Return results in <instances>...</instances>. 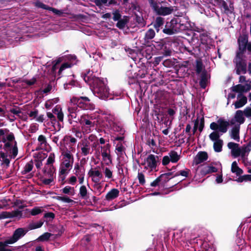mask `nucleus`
Wrapping results in <instances>:
<instances>
[{
	"label": "nucleus",
	"instance_id": "4d7b16f0",
	"mask_svg": "<svg viewBox=\"0 0 251 251\" xmlns=\"http://www.w3.org/2000/svg\"><path fill=\"white\" fill-rule=\"evenodd\" d=\"M76 181V176H72L68 178V183L71 185H74L75 184Z\"/></svg>",
	"mask_w": 251,
	"mask_h": 251
},
{
	"label": "nucleus",
	"instance_id": "338daca9",
	"mask_svg": "<svg viewBox=\"0 0 251 251\" xmlns=\"http://www.w3.org/2000/svg\"><path fill=\"white\" fill-rule=\"evenodd\" d=\"M189 172L190 170L189 169H185L184 170L180 171L179 172H178V173L179 175H181L184 177H187Z\"/></svg>",
	"mask_w": 251,
	"mask_h": 251
},
{
	"label": "nucleus",
	"instance_id": "7c9ffc66",
	"mask_svg": "<svg viewBox=\"0 0 251 251\" xmlns=\"http://www.w3.org/2000/svg\"><path fill=\"white\" fill-rule=\"evenodd\" d=\"M9 134H12L9 133L8 130L7 129H0V139L5 144L8 142L7 136Z\"/></svg>",
	"mask_w": 251,
	"mask_h": 251
},
{
	"label": "nucleus",
	"instance_id": "e2e57ef3",
	"mask_svg": "<svg viewBox=\"0 0 251 251\" xmlns=\"http://www.w3.org/2000/svg\"><path fill=\"white\" fill-rule=\"evenodd\" d=\"M104 175L105 177H107L108 178H111L112 177V172L108 168H106L105 169Z\"/></svg>",
	"mask_w": 251,
	"mask_h": 251
},
{
	"label": "nucleus",
	"instance_id": "49530a36",
	"mask_svg": "<svg viewBox=\"0 0 251 251\" xmlns=\"http://www.w3.org/2000/svg\"><path fill=\"white\" fill-rule=\"evenodd\" d=\"M245 116L251 120V107H247L243 111Z\"/></svg>",
	"mask_w": 251,
	"mask_h": 251
},
{
	"label": "nucleus",
	"instance_id": "9b49d317",
	"mask_svg": "<svg viewBox=\"0 0 251 251\" xmlns=\"http://www.w3.org/2000/svg\"><path fill=\"white\" fill-rule=\"evenodd\" d=\"M241 56L240 53H237L234 59V62L236 64V73L238 75L245 74L246 72V64L242 60Z\"/></svg>",
	"mask_w": 251,
	"mask_h": 251
},
{
	"label": "nucleus",
	"instance_id": "6e6552de",
	"mask_svg": "<svg viewBox=\"0 0 251 251\" xmlns=\"http://www.w3.org/2000/svg\"><path fill=\"white\" fill-rule=\"evenodd\" d=\"M149 1L152 9L157 15H168L174 10L173 7L162 6L160 3L154 2L153 0H149Z\"/></svg>",
	"mask_w": 251,
	"mask_h": 251
},
{
	"label": "nucleus",
	"instance_id": "0e129e2a",
	"mask_svg": "<svg viewBox=\"0 0 251 251\" xmlns=\"http://www.w3.org/2000/svg\"><path fill=\"white\" fill-rule=\"evenodd\" d=\"M124 146H123V145L122 144V143H119L117 144L116 145V151L120 153H122V152L123 151H124Z\"/></svg>",
	"mask_w": 251,
	"mask_h": 251
},
{
	"label": "nucleus",
	"instance_id": "f257e3e1",
	"mask_svg": "<svg viewBox=\"0 0 251 251\" xmlns=\"http://www.w3.org/2000/svg\"><path fill=\"white\" fill-rule=\"evenodd\" d=\"M99 73L95 74L92 71L89 70L83 76L84 81L91 87H93L94 94L99 98L105 100L110 95L109 89L103 78L98 77Z\"/></svg>",
	"mask_w": 251,
	"mask_h": 251
},
{
	"label": "nucleus",
	"instance_id": "a18cd8bd",
	"mask_svg": "<svg viewBox=\"0 0 251 251\" xmlns=\"http://www.w3.org/2000/svg\"><path fill=\"white\" fill-rule=\"evenodd\" d=\"M38 141L42 147H44L46 145V137L41 135L38 137Z\"/></svg>",
	"mask_w": 251,
	"mask_h": 251
},
{
	"label": "nucleus",
	"instance_id": "473e14b6",
	"mask_svg": "<svg viewBox=\"0 0 251 251\" xmlns=\"http://www.w3.org/2000/svg\"><path fill=\"white\" fill-rule=\"evenodd\" d=\"M217 169L213 166H206L203 167L202 173L204 174L216 172Z\"/></svg>",
	"mask_w": 251,
	"mask_h": 251
},
{
	"label": "nucleus",
	"instance_id": "a878e982",
	"mask_svg": "<svg viewBox=\"0 0 251 251\" xmlns=\"http://www.w3.org/2000/svg\"><path fill=\"white\" fill-rule=\"evenodd\" d=\"M209 75L206 73H202L201 75V80L200 82L201 88H205L208 82Z\"/></svg>",
	"mask_w": 251,
	"mask_h": 251
},
{
	"label": "nucleus",
	"instance_id": "b1692460",
	"mask_svg": "<svg viewBox=\"0 0 251 251\" xmlns=\"http://www.w3.org/2000/svg\"><path fill=\"white\" fill-rule=\"evenodd\" d=\"M119 191L117 189H111L106 195L105 199L107 201L113 200L118 197Z\"/></svg>",
	"mask_w": 251,
	"mask_h": 251
},
{
	"label": "nucleus",
	"instance_id": "7ed1b4c3",
	"mask_svg": "<svg viewBox=\"0 0 251 251\" xmlns=\"http://www.w3.org/2000/svg\"><path fill=\"white\" fill-rule=\"evenodd\" d=\"M78 107L84 110H92L94 109L95 106L86 97H73L70 99L68 108L69 118L72 119L76 118L79 111Z\"/></svg>",
	"mask_w": 251,
	"mask_h": 251
},
{
	"label": "nucleus",
	"instance_id": "8fccbe9b",
	"mask_svg": "<svg viewBox=\"0 0 251 251\" xmlns=\"http://www.w3.org/2000/svg\"><path fill=\"white\" fill-rule=\"evenodd\" d=\"M50 235L51 234L49 233H45L39 237V240L41 241H47L50 238Z\"/></svg>",
	"mask_w": 251,
	"mask_h": 251
},
{
	"label": "nucleus",
	"instance_id": "680f3d73",
	"mask_svg": "<svg viewBox=\"0 0 251 251\" xmlns=\"http://www.w3.org/2000/svg\"><path fill=\"white\" fill-rule=\"evenodd\" d=\"M36 6H37L38 7H39V8H42L44 9H47L48 10L50 8V6H49L41 2H37L36 3Z\"/></svg>",
	"mask_w": 251,
	"mask_h": 251
},
{
	"label": "nucleus",
	"instance_id": "13d9d810",
	"mask_svg": "<svg viewBox=\"0 0 251 251\" xmlns=\"http://www.w3.org/2000/svg\"><path fill=\"white\" fill-rule=\"evenodd\" d=\"M47 116L48 118L50 119L52 123H54L56 122L55 115L53 113V112H47Z\"/></svg>",
	"mask_w": 251,
	"mask_h": 251
},
{
	"label": "nucleus",
	"instance_id": "e433bc0d",
	"mask_svg": "<svg viewBox=\"0 0 251 251\" xmlns=\"http://www.w3.org/2000/svg\"><path fill=\"white\" fill-rule=\"evenodd\" d=\"M79 195L80 197L83 199H86L87 195V189L84 185L80 186L79 191Z\"/></svg>",
	"mask_w": 251,
	"mask_h": 251
},
{
	"label": "nucleus",
	"instance_id": "a211bd4d",
	"mask_svg": "<svg viewBox=\"0 0 251 251\" xmlns=\"http://www.w3.org/2000/svg\"><path fill=\"white\" fill-rule=\"evenodd\" d=\"M89 175L92 177L93 181L95 183H99L102 177V174L99 170H97L92 169L90 170Z\"/></svg>",
	"mask_w": 251,
	"mask_h": 251
},
{
	"label": "nucleus",
	"instance_id": "bf43d9fd",
	"mask_svg": "<svg viewBox=\"0 0 251 251\" xmlns=\"http://www.w3.org/2000/svg\"><path fill=\"white\" fill-rule=\"evenodd\" d=\"M54 180V177L53 175H51L49 178H45L43 180V182L45 184L49 185L51 184Z\"/></svg>",
	"mask_w": 251,
	"mask_h": 251
},
{
	"label": "nucleus",
	"instance_id": "3c124183",
	"mask_svg": "<svg viewBox=\"0 0 251 251\" xmlns=\"http://www.w3.org/2000/svg\"><path fill=\"white\" fill-rule=\"evenodd\" d=\"M72 64L69 63H64L62 64L59 70V74H61V73L64 70L67 68H70L72 66Z\"/></svg>",
	"mask_w": 251,
	"mask_h": 251
},
{
	"label": "nucleus",
	"instance_id": "5fc2aeb1",
	"mask_svg": "<svg viewBox=\"0 0 251 251\" xmlns=\"http://www.w3.org/2000/svg\"><path fill=\"white\" fill-rule=\"evenodd\" d=\"M113 19L114 21H119L121 17V15L118 10H115L113 12Z\"/></svg>",
	"mask_w": 251,
	"mask_h": 251
},
{
	"label": "nucleus",
	"instance_id": "603ef678",
	"mask_svg": "<svg viewBox=\"0 0 251 251\" xmlns=\"http://www.w3.org/2000/svg\"><path fill=\"white\" fill-rule=\"evenodd\" d=\"M138 179L140 184L143 185L145 183V176L142 173H138Z\"/></svg>",
	"mask_w": 251,
	"mask_h": 251
},
{
	"label": "nucleus",
	"instance_id": "6ab92c4d",
	"mask_svg": "<svg viewBox=\"0 0 251 251\" xmlns=\"http://www.w3.org/2000/svg\"><path fill=\"white\" fill-rule=\"evenodd\" d=\"M207 158L208 154L206 152L200 151L195 157L194 161L196 164H199L206 161Z\"/></svg>",
	"mask_w": 251,
	"mask_h": 251
},
{
	"label": "nucleus",
	"instance_id": "ea45409f",
	"mask_svg": "<svg viewBox=\"0 0 251 251\" xmlns=\"http://www.w3.org/2000/svg\"><path fill=\"white\" fill-rule=\"evenodd\" d=\"M61 171L59 170L58 172V181L61 182V183L63 184L64 183L65 179L67 175L69 173L64 172V173H61Z\"/></svg>",
	"mask_w": 251,
	"mask_h": 251
},
{
	"label": "nucleus",
	"instance_id": "f8f14e48",
	"mask_svg": "<svg viewBox=\"0 0 251 251\" xmlns=\"http://www.w3.org/2000/svg\"><path fill=\"white\" fill-rule=\"evenodd\" d=\"M180 159V156L175 151H170L167 155H165L162 159V164L167 165L170 162L176 163Z\"/></svg>",
	"mask_w": 251,
	"mask_h": 251
},
{
	"label": "nucleus",
	"instance_id": "cd10ccee",
	"mask_svg": "<svg viewBox=\"0 0 251 251\" xmlns=\"http://www.w3.org/2000/svg\"><path fill=\"white\" fill-rule=\"evenodd\" d=\"M231 172L235 174L237 176H240L243 173L242 170L240 169L236 161H234L231 165Z\"/></svg>",
	"mask_w": 251,
	"mask_h": 251
},
{
	"label": "nucleus",
	"instance_id": "864d4df0",
	"mask_svg": "<svg viewBox=\"0 0 251 251\" xmlns=\"http://www.w3.org/2000/svg\"><path fill=\"white\" fill-rule=\"evenodd\" d=\"M203 69V65L201 62L197 61L196 62V71L197 73H200Z\"/></svg>",
	"mask_w": 251,
	"mask_h": 251
},
{
	"label": "nucleus",
	"instance_id": "393cba45",
	"mask_svg": "<svg viewBox=\"0 0 251 251\" xmlns=\"http://www.w3.org/2000/svg\"><path fill=\"white\" fill-rule=\"evenodd\" d=\"M110 116V118H111V119L108 122L110 126L113 125L112 127H113L114 131H115L116 132H119L120 134L121 135H123L125 133V130L120 126H119L117 124H115L113 123V116Z\"/></svg>",
	"mask_w": 251,
	"mask_h": 251
},
{
	"label": "nucleus",
	"instance_id": "1a4fd4ad",
	"mask_svg": "<svg viewBox=\"0 0 251 251\" xmlns=\"http://www.w3.org/2000/svg\"><path fill=\"white\" fill-rule=\"evenodd\" d=\"M7 142L4 144V148L6 151H9L11 157L14 158L18 154V148L16 142L14 141L13 134H9L7 136Z\"/></svg>",
	"mask_w": 251,
	"mask_h": 251
},
{
	"label": "nucleus",
	"instance_id": "c756f323",
	"mask_svg": "<svg viewBox=\"0 0 251 251\" xmlns=\"http://www.w3.org/2000/svg\"><path fill=\"white\" fill-rule=\"evenodd\" d=\"M63 193L71 196L75 195V190L74 187L66 186L60 190Z\"/></svg>",
	"mask_w": 251,
	"mask_h": 251
},
{
	"label": "nucleus",
	"instance_id": "052dcab7",
	"mask_svg": "<svg viewBox=\"0 0 251 251\" xmlns=\"http://www.w3.org/2000/svg\"><path fill=\"white\" fill-rule=\"evenodd\" d=\"M226 2L224 0H214V5L222 8Z\"/></svg>",
	"mask_w": 251,
	"mask_h": 251
},
{
	"label": "nucleus",
	"instance_id": "4c0bfd02",
	"mask_svg": "<svg viewBox=\"0 0 251 251\" xmlns=\"http://www.w3.org/2000/svg\"><path fill=\"white\" fill-rule=\"evenodd\" d=\"M236 181L239 182L251 181V175H246L239 177Z\"/></svg>",
	"mask_w": 251,
	"mask_h": 251
},
{
	"label": "nucleus",
	"instance_id": "6e6d98bb",
	"mask_svg": "<svg viewBox=\"0 0 251 251\" xmlns=\"http://www.w3.org/2000/svg\"><path fill=\"white\" fill-rule=\"evenodd\" d=\"M39 126L36 124H31L29 127V130L31 133H35L38 129Z\"/></svg>",
	"mask_w": 251,
	"mask_h": 251
},
{
	"label": "nucleus",
	"instance_id": "412c9836",
	"mask_svg": "<svg viewBox=\"0 0 251 251\" xmlns=\"http://www.w3.org/2000/svg\"><path fill=\"white\" fill-rule=\"evenodd\" d=\"M251 89V85L248 84L245 85L238 84L232 87V91L236 92H247Z\"/></svg>",
	"mask_w": 251,
	"mask_h": 251
},
{
	"label": "nucleus",
	"instance_id": "423d86ee",
	"mask_svg": "<svg viewBox=\"0 0 251 251\" xmlns=\"http://www.w3.org/2000/svg\"><path fill=\"white\" fill-rule=\"evenodd\" d=\"M159 157L154 154H150L145 158L141 165L145 171L149 173L157 171V167L159 164Z\"/></svg>",
	"mask_w": 251,
	"mask_h": 251
},
{
	"label": "nucleus",
	"instance_id": "39448f33",
	"mask_svg": "<svg viewBox=\"0 0 251 251\" xmlns=\"http://www.w3.org/2000/svg\"><path fill=\"white\" fill-rule=\"evenodd\" d=\"M179 18H174L170 22H167L163 29V32L168 35H172L180 30H184L185 25L181 24Z\"/></svg>",
	"mask_w": 251,
	"mask_h": 251
},
{
	"label": "nucleus",
	"instance_id": "37998d69",
	"mask_svg": "<svg viewBox=\"0 0 251 251\" xmlns=\"http://www.w3.org/2000/svg\"><path fill=\"white\" fill-rule=\"evenodd\" d=\"M43 224V222L42 221H39L36 223H33L29 225V228L30 229H34L39 228L42 226Z\"/></svg>",
	"mask_w": 251,
	"mask_h": 251
},
{
	"label": "nucleus",
	"instance_id": "72a5a7b5",
	"mask_svg": "<svg viewBox=\"0 0 251 251\" xmlns=\"http://www.w3.org/2000/svg\"><path fill=\"white\" fill-rule=\"evenodd\" d=\"M74 171L75 176L84 175V169L80 167L78 163L75 164Z\"/></svg>",
	"mask_w": 251,
	"mask_h": 251
},
{
	"label": "nucleus",
	"instance_id": "9d476101",
	"mask_svg": "<svg viewBox=\"0 0 251 251\" xmlns=\"http://www.w3.org/2000/svg\"><path fill=\"white\" fill-rule=\"evenodd\" d=\"M28 230L25 228H18L13 232L12 236L10 237L9 243L13 244L17 242L19 239L23 237L27 233Z\"/></svg>",
	"mask_w": 251,
	"mask_h": 251
},
{
	"label": "nucleus",
	"instance_id": "4be33fe9",
	"mask_svg": "<svg viewBox=\"0 0 251 251\" xmlns=\"http://www.w3.org/2000/svg\"><path fill=\"white\" fill-rule=\"evenodd\" d=\"M239 130L240 126L234 125V126L232 128L230 131V134L231 138L236 141H239L240 139Z\"/></svg>",
	"mask_w": 251,
	"mask_h": 251
},
{
	"label": "nucleus",
	"instance_id": "4468645a",
	"mask_svg": "<svg viewBox=\"0 0 251 251\" xmlns=\"http://www.w3.org/2000/svg\"><path fill=\"white\" fill-rule=\"evenodd\" d=\"M244 112L242 110H237L233 119L230 121L232 125L240 126L245 122Z\"/></svg>",
	"mask_w": 251,
	"mask_h": 251
},
{
	"label": "nucleus",
	"instance_id": "ddd939ff",
	"mask_svg": "<svg viewBox=\"0 0 251 251\" xmlns=\"http://www.w3.org/2000/svg\"><path fill=\"white\" fill-rule=\"evenodd\" d=\"M101 153L102 160L106 165H109L112 163V159L110 155V150L109 144L101 147Z\"/></svg>",
	"mask_w": 251,
	"mask_h": 251
},
{
	"label": "nucleus",
	"instance_id": "f3484780",
	"mask_svg": "<svg viewBox=\"0 0 251 251\" xmlns=\"http://www.w3.org/2000/svg\"><path fill=\"white\" fill-rule=\"evenodd\" d=\"M228 148L231 150V155L234 157H237L240 156V147L238 144L229 142L227 144Z\"/></svg>",
	"mask_w": 251,
	"mask_h": 251
},
{
	"label": "nucleus",
	"instance_id": "a19ab883",
	"mask_svg": "<svg viewBox=\"0 0 251 251\" xmlns=\"http://www.w3.org/2000/svg\"><path fill=\"white\" fill-rule=\"evenodd\" d=\"M58 101L57 98L48 100L45 103V107L47 108H50L54 104L56 103Z\"/></svg>",
	"mask_w": 251,
	"mask_h": 251
},
{
	"label": "nucleus",
	"instance_id": "20e7f679",
	"mask_svg": "<svg viewBox=\"0 0 251 251\" xmlns=\"http://www.w3.org/2000/svg\"><path fill=\"white\" fill-rule=\"evenodd\" d=\"M74 150L71 148L69 151H63L61 153V162L59 166V170L61 171V173L64 172L69 173L73 167L74 161L73 155L71 153Z\"/></svg>",
	"mask_w": 251,
	"mask_h": 251
},
{
	"label": "nucleus",
	"instance_id": "aec40b11",
	"mask_svg": "<svg viewBox=\"0 0 251 251\" xmlns=\"http://www.w3.org/2000/svg\"><path fill=\"white\" fill-rule=\"evenodd\" d=\"M237 99V100L234 103L235 108L236 109L243 107L247 102V97L243 95H239Z\"/></svg>",
	"mask_w": 251,
	"mask_h": 251
},
{
	"label": "nucleus",
	"instance_id": "c85d7f7f",
	"mask_svg": "<svg viewBox=\"0 0 251 251\" xmlns=\"http://www.w3.org/2000/svg\"><path fill=\"white\" fill-rule=\"evenodd\" d=\"M0 160L2 164H4L6 166H9L10 163L9 156L2 151H0Z\"/></svg>",
	"mask_w": 251,
	"mask_h": 251
},
{
	"label": "nucleus",
	"instance_id": "f03ea898",
	"mask_svg": "<svg viewBox=\"0 0 251 251\" xmlns=\"http://www.w3.org/2000/svg\"><path fill=\"white\" fill-rule=\"evenodd\" d=\"M228 123L223 120H219L217 122H212L210 128L214 130L209 135L210 139L214 142L213 148L215 151L221 152L222 150L223 141L220 137L227 130Z\"/></svg>",
	"mask_w": 251,
	"mask_h": 251
},
{
	"label": "nucleus",
	"instance_id": "bb28decb",
	"mask_svg": "<svg viewBox=\"0 0 251 251\" xmlns=\"http://www.w3.org/2000/svg\"><path fill=\"white\" fill-rule=\"evenodd\" d=\"M251 150V145H247L246 146H243L240 148V156H241L242 158L245 157V156L248 154L249 151Z\"/></svg>",
	"mask_w": 251,
	"mask_h": 251
},
{
	"label": "nucleus",
	"instance_id": "dca6fc26",
	"mask_svg": "<svg viewBox=\"0 0 251 251\" xmlns=\"http://www.w3.org/2000/svg\"><path fill=\"white\" fill-rule=\"evenodd\" d=\"M239 44V50L240 55L246 50L247 45L248 43V37L247 35H244L240 36L238 40Z\"/></svg>",
	"mask_w": 251,
	"mask_h": 251
},
{
	"label": "nucleus",
	"instance_id": "0eeeda50",
	"mask_svg": "<svg viewBox=\"0 0 251 251\" xmlns=\"http://www.w3.org/2000/svg\"><path fill=\"white\" fill-rule=\"evenodd\" d=\"M93 119L92 116L84 114L81 116L79 119V123L83 132L90 133L92 128H94L95 123L92 121Z\"/></svg>",
	"mask_w": 251,
	"mask_h": 251
},
{
	"label": "nucleus",
	"instance_id": "774afa93",
	"mask_svg": "<svg viewBox=\"0 0 251 251\" xmlns=\"http://www.w3.org/2000/svg\"><path fill=\"white\" fill-rule=\"evenodd\" d=\"M126 22L124 21V20H119L118 23H117V26L120 28V29H123V28L125 27V25H126Z\"/></svg>",
	"mask_w": 251,
	"mask_h": 251
},
{
	"label": "nucleus",
	"instance_id": "2f4dec72",
	"mask_svg": "<svg viewBox=\"0 0 251 251\" xmlns=\"http://www.w3.org/2000/svg\"><path fill=\"white\" fill-rule=\"evenodd\" d=\"M8 238L4 241L0 242V251H13L12 249L7 248V247L8 245H11L12 243H9Z\"/></svg>",
	"mask_w": 251,
	"mask_h": 251
},
{
	"label": "nucleus",
	"instance_id": "c03bdc74",
	"mask_svg": "<svg viewBox=\"0 0 251 251\" xmlns=\"http://www.w3.org/2000/svg\"><path fill=\"white\" fill-rule=\"evenodd\" d=\"M154 31L152 29H150L147 31L145 35V38L147 39H151L154 37Z\"/></svg>",
	"mask_w": 251,
	"mask_h": 251
},
{
	"label": "nucleus",
	"instance_id": "79ce46f5",
	"mask_svg": "<svg viewBox=\"0 0 251 251\" xmlns=\"http://www.w3.org/2000/svg\"><path fill=\"white\" fill-rule=\"evenodd\" d=\"M43 211L42 207H35L30 211V214L33 216H35L41 213Z\"/></svg>",
	"mask_w": 251,
	"mask_h": 251
},
{
	"label": "nucleus",
	"instance_id": "c9c22d12",
	"mask_svg": "<svg viewBox=\"0 0 251 251\" xmlns=\"http://www.w3.org/2000/svg\"><path fill=\"white\" fill-rule=\"evenodd\" d=\"M55 200L63 201L65 203H73L75 201L67 196H56L54 198Z\"/></svg>",
	"mask_w": 251,
	"mask_h": 251
},
{
	"label": "nucleus",
	"instance_id": "2eb2a0df",
	"mask_svg": "<svg viewBox=\"0 0 251 251\" xmlns=\"http://www.w3.org/2000/svg\"><path fill=\"white\" fill-rule=\"evenodd\" d=\"M77 147H79L81 149V153L84 156H86L90 152V145L89 140L87 139H84L80 142L78 145Z\"/></svg>",
	"mask_w": 251,
	"mask_h": 251
},
{
	"label": "nucleus",
	"instance_id": "09e8293b",
	"mask_svg": "<svg viewBox=\"0 0 251 251\" xmlns=\"http://www.w3.org/2000/svg\"><path fill=\"white\" fill-rule=\"evenodd\" d=\"M33 168V163L32 162H29L27 163L25 166L24 168V172L25 173H28L30 172Z\"/></svg>",
	"mask_w": 251,
	"mask_h": 251
},
{
	"label": "nucleus",
	"instance_id": "69168bd1",
	"mask_svg": "<svg viewBox=\"0 0 251 251\" xmlns=\"http://www.w3.org/2000/svg\"><path fill=\"white\" fill-rule=\"evenodd\" d=\"M36 81V79L35 77H32L31 79L27 80H25L24 82L29 86L33 85Z\"/></svg>",
	"mask_w": 251,
	"mask_h": 251
},
{
	"label": "nucleus",
	"instance_id": "5701e85b",
	"mask_svg": "<svg viewBox=\"0 0 251 251\" xmlns=\"http://www.w3.org/2000/svg\"><path fill=\"white\" fill-rule=\"evenodd\" d=\"M53 113L56 115L58 118V120L60 122H63L64 119V114L62 112V109L59 106H56L52 109Z\"/></svg>",
	"mask_w": 251,
	"mask_h": 251
},
{
	"label": "nucleus",
	"instance_id": "58836bf2",
	"mask_svg": "<svg viewBox=\"0 0 251 251\" xmlns=\"http://www.w3.org/2000/svg\"><path fill=\"white\" fill-rule=\"evenodd\" d=\"M108 2V5L114 3V1L113 0H95V4L98 6H100L102 4H106Z\"/></svg>",
	"mask_w": 251,
	"mask_h": 251
},
{
	"label": "nucleus",
	"instance_id": "de8ad7c7",
	"mask_svg": "<svg viewBox=\"0 0 251 251\" xmlns=\"http://www.w3.org/2000/svg\"><path fill=\"white\" fill-rule=\"evenodd\" d=\"M55 160V154L54 153H51L50 154L47 160V165H51L52 164Z\"/></svg>",
	"mask_w": 251,
	"mask_h": 251
},
{
	"label": "nucleus",
	"instance_id": "f704fd0d",
	"mask_svg": "<svg viewBox=\"0 0 251 251\" xmlns=\"http://www.w3.org/2000/svg\"><path fill=\"white\" fill-rule=\"evenodd\" d=\"M164 24V19L160 17H158L156 18L154 26L157 32L159 30V28L163 25Z\"/></svg>",
	"mask_w": 251,
	"mask_h": 251
}]
</instances>
